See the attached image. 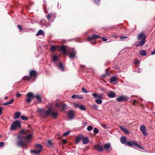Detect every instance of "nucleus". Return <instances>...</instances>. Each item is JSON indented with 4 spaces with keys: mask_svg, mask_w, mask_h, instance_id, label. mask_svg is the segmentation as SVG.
I'll list each match as a JSON object with an SVG mask.
<instances>
[{
    "mask_svg": "<svg viewBox=\"0 0 155 155\" xmlns=\"http://www.w3.org/2000/svg\"><path fill=\"white\" fill-rule=\"evenodd\" d=\"M58 67L61 71H64V67L63 66L62 62H60L59 64H58Z\"/></svg>",
    "mask_w": 155,
    "mask_h": 155,
    "instance_id": "obj_22",
    "label": "nucleus"
},
{
    "mask_svg": "<svg viewBox=\"0 0 155 155\" xmlns=\"http://www.w3.org/2000/svg\"><path fill=\"white\" fill-rule=\"evenodd\" d=\"M151 55H154L155 54V49L151 52Z\"/></svg>",
    "mask_w": 155,
    "mask_h": 155,
    "instance_id": "obj_51",
    "label": "nucleus"
},
{
    "mask_svg": "<svg viewBox=\"0 0 155 155\" xmlns=\"http://www.w3.org/2000/svg\"><path fill=\"white\" fill-rule=\"evenodd\" d=\"M120 141L122 143L125 144L126 143L129 146L135 148L136 147H137L139 148L143 149L142 147L135 142L132 141L130 142H126V137L124 136L120 138Z\"/></svg>",
    "mask_w": 155,
    "mask_h": 155,
    "instance_id": "obj_3",
    "label": "nucleus"
},
{
    "mask_svg": "<svg viewBox=\"0 0 155 155\" xmlns=\"http://www.w3.org/2000/svg\"><path fill=\"white\" fill-rule=\"evenodd\" d=\"M77 97L78 98H79V99H82L83 98L82 97H79L78 96V97Z\"/></svg>",
    "mask_w": 155,
    "mask_h": 155,
    "instance_id": "obj_59",
    "label": "nucleus"
},
{
    "mask_svg": "<svg viewBox=\"0 0 155 155\" xmlns=\"http://www.w3.org/2000/svg\"><path fill=\"white\" fill-rule=\"evenodd\" d=\"M82 140L83 143L84 144H87L89 141V138L87 137H83Z\"/></svg>",
    "mask_w": 155,
    "mask_h": 155,
    "instance_id": "obj_18",
    "label": "nucleus"
},
{
    "mask_svg": "<svg viewBox=\"0 0 155 155\" xmlns=\"http://www.w3.org/2000/svg\"><path fill=\"white\" fill-rule=\"evenodd\" d=\"M5 99H8V97H5Z\"/></svg>",
    "mask_w": 155,
    "mask_h": 155,
    "instance_id": "obj_61",
    "label": "nucleus"
},
{
    "mask_svg": "<svg viewBox=\"0 0 155 155\" xmlns=\"http://www.w3.org/2000/svg\"><path fill=\"white\" fill-rule=\"evenodd\" d=\"M93 129V127L91 125L88 126L87 127V130L88 131L91 130Z\"/></svg>",
    "mask_w": 155,
    "mask_h": 155,
    "instance_id": "obj_34",
    "label": "nucleus"
},
{
    "mask_svg": "<svg viewBox=\"0 0 155 155\" xmlns=\"http://www.w3.org/2000/svg\"><path fill=\"white\" fill-rule=\"evenodd\" d=\"M31 131L29 130H21L19 132L17 138V145L19 147L26 148L25 143H29L33 137V134L30 133Z\"/></svg>",
    "mask_w": 155,
    "mask_h": 155,
    "instance_id": "obj_1",
    "label": "nucleus"
},
{
    "mask_svg": "<svg viewBox=\"0 0 155 155\" xmlns=\"http://www.w3.org/2000/svg\"><path fill=\"white\" fill-rule=\"evenodd\" d=\"M142 71V69H139L137 71L138 73L140 72V71Z\"/></svg>",
    "mask_w": 155,
    "mask_h": 155,
    "instance_id": "obj_56",
    "label": "nucleus"
},
{
    "mask_svg": "<svg viewBox=\"0 0 155 155\" xmlns=\"http://www.w3.org/2000/svg\"><path fill=\"white\" fill-rule=\"evenodd\" d=\"M134 63L135 64H139V61H134Z\"/></svg>",
    "mask_w": 155,
    "mask_h": 155,
    "instance_id": "obj_55",
    "label": "nucleus"
},
{
    "mask_svg": "<svg viewBox=\"0 0 155 155\" xmlns=\"http://www.w3.org/2000/svg\"><path fill=\"white\" fill-rule=\"evenodd\" d=\"M128 38V37L125 36H121L120 37V40H125Z\"/></svg>",
    "mask_w": 155,
    "mask_h": 155,
    "instance_id": "obj_41",
    "label": "nucleus"
},
{
    "mask_svg": "<svg viewBox=\"0 0 155 155\" xmlns=\"http://www.w3.org/2000/svg\"><path fill=\"white\" fill-rule=\"evenodd\" d=\"M81 68H84L85 67V66H81Z\"/></svg>",
    "mask_w": 155,
    "mask_h": 155,
    "instance_id": "obj_60",
    "label": "nucleus"
},
{
    "mask_svg": "<svg viewBox=\"0 0 155 155\" xmlns=\"http://www.w3.org/2000/svg\"><path fill=\"white\" fill-rule=\"evenodd\" d=\"M105 75H106L105 74L103 75H102V76H103V77H104V76H105Z\"/></svg>",
    "mask_w": 155,
    "mask_h": 155,
    "instance_id": "obj_62",
    "label": "nucleus"
},
{
    "mask_svg": "<svg viewBox=\"0 0 155 155\" xmlns=\"http://www.w3.org/2000/svg\"><path fill=\"white\" fill-rule=\"evenodd\" d=\"M59 49L62 51L64 54H67V50L69 53V58L71 59L75 57V55L76 53L74 48H67L65 46L63 45L60 47Z\"/></svg>",
    "mask_w": 155,
    "mask_h": 155,
    "instance_id": "obj_2",
    "label": "nucleus"
},
{
    "mask_svg": "<svg viewBox=\"0 0 155 155\" xmlns=\"http://www.w3.org/2000/svg\"><path fill=\"white\" fill-rule=\"evenodd\" d=\"M47 145L49 146H51L52 145V143L51 140H49L47 142Z\"/></svg>",
    "mask_w": 155,
    "mask_h": 155,
    "instance_id": "obj_42",
    "label": "nucleus"
},
{
    "mask_svg": "<svg viewBox=\"0 0 155 155\" xmlns=\"http://www.w3.org/2000/svg\"><path fill=\"white\" fill-rule=\"evenodd\" d=\"M82 91L84 92V93H88L89 91H87L86 89L84 87H83L82 88Z\"/></svg>",
    "mask_w": 155,
    "mask_h": 155,
    "instance_id": "obj_38",
    "label": "nucleus"
},
{
    "mask_svg": "<svg viewBox=\"0 0 155 155\" xmlns=\"http://www.w3.org/2000/svg\"><path fill=\"white\" fill-rule=\"evenodd\" d=\"M94 2L97 5H99L100 3V1L99 0H94Z\"/></svg>",
    "mask_w": 155,
    "mask_h": 155,
    "instance_id": "obj_37",
    "label": "nucleus"
},
{
    "mask_svg": "<svg viewBox=\"0 0 155 155\" xmlns=\"http://www.w3.org/2000/svg\"><path fill=\"white\" fill-rule=\"evenodd\" d=\"M101 39L102 41H107V38H105L104 37H101Z\"/></svg>",
    "mask_w": 155,
    "mask_h": 155,
    "instance_id": "obj_47",
    "label": "nucleus"
},
{
    "mask_svg": "<svg viewBox=\"0 0 155 155\" xmlns=\"http://www.w3.org/2000/svg\"><path fill=\"white\" fill-rule=\"evenodd\" d=\"M27 98L26 99V101L27 103H30L31 100V98L33 97L32 93L29 92L26 94Z\"/></svg>",
    "mask_w": 155,
    "mask_h": 155,
    "instance_id": "obj_8",
    "label": "nucleus"
},
{
    "mask_svg": "<svg viewBox=\"0 0 155 155\" xmlns=\"http://www.w3.org/2000/svg\"><path fill=\"white\" fill-rule=\"evenodd\" d=\"M52 60L54 62H56L58 60V57L56 55H54L52 56Z\"/></svg>",
    "mask_w": 155,
    "mask_h": 155,
    "instance_id": "obj_26",
    "label": "nucleus"
},
{
    "mask_svg": "<svg viewBox=\"0 0 155 155\" xmlns=\"http://www.w3.org/2000/svg\"><path fill=\"white\" fill-rule=\"evenodd\" d=\"M36 147L37 149L40 150L41 151L42 147V145L40 144H37L36 145Z\"/></svg>",
    "mask_w": 155,
    "mask_h": 155,
    "instance_id": "obj_32",
    "label": "nucleus"
},
{
    "mask_svg": "<svg viewBox=\"0 0 155 155\" xmlns=\"http://www.w3.org/2000/svg\"><path fill=\"white\" fill-rule=\"evenodd\" d=\"M21 118L22 120H27V119H28V118L26 117H25L24 115L21 116Z\"/></svg>",
    "mask_w": 155,
    "mask_h": 155,
    "instance_id": "obj_39",
    "label": "nucleus"
},
{
    "mask_svg": "<svg viewBox=\"0 0 155 155\" xmlns=\"http://www.w3.org/2000/svg\"><path fill=\"white\" fill-rule=\"evenodd\" d=\"M56 49L55 47L54 46H51V51H53L55 50Z\"/></svg>",
    "mask_w": 155,
    "mask_h": 155,
    "instance_id": "obj_44",
    "label": "nucleus"
},
{
    "mask_svg": "<svg viewBox=\"0 0 155 155\" xmlns=\"http://www.w3.org/2000/svg\"><path fill=\"white\" fill-rule=\"evenodd\" d=\"M55 106L58 108H59L60 107V106L58 103H56L55 104Z\"/></svg>",
    "mask_w": 155,
    "mask_h": 155,
    "instance_id": "obj_52",
    "label": "nucleus"
},
{
    "mask_svg": "<svg viewBox=\"0 0 155 155\" xmlns=\"http://www.w3.org/2000/svg\"><path fill=\"white\" fill-rule=\"evenodd\" d=\"M94 148L99 152H101L103 150V147L102 145L96 144L94 146Z\"/></svg>",
    "mask_w": 155,
    "mask_h": 155,
    "instance_id": "obj_13",
    "label": "nucleus"
},
{
    "mask_svg": "<svg viewBox=\"0 0 155 155\" xmlns=\"http://www.w3.org/2000/svg\"><path fill=\"white\" fill-rule=\"evenodd\" d=\"M110 83L114 84H116L118 83V81L117 78L115 76H114L111 77L110 79Z\"/></svg>",
    "mask_w": 155,
    "mask_h": 155,
    "instance_id": "obj_12",
    "label": "nucleus"
},
{
    "mask_svg": "<svg viewBox=\"0 0 155 155\" xmlns=\"http://www.w3.org/2000/svg\"><path fill=\"white\" fill-rule=\"evenodd\" d=\"M104 149L107 151H110L112 149V147H111L110 144L109 143L104 144Z\"/></svg>",
    "mask_w": 155,
    "mask_h": 155,
    "instance_id": "obj_16",
    "label": "nucleus"
},
{
    "mask_svg": "<svg viewBox=\"0 0 155 155\" xmlns=\"http://www.w3.org/2000/svg\"><path fill=\"white\" fill-rule=\"evenodd\" d=\"M33 97H35L39 102H41V99L39 95H38L35 96H33Z\"/></svg>",
    "mask_w": 155,
    "mask_h": 155,
    "instance_id": "obj_31",
    "label": "nucleus"
},
{
    "mask_svg": "<svg viewBox=\"0 0 155 155\" xmlns=\"http://www.w3.org/2000/svg\"><path fill=\"white\" fill-rule=\"evenodd\" d=\"M93 107L94 108L96 109L97 110V105H94Z\"/></svg>",
    "mask_w": 155,
    "mask_h": 155,
    "instance_id": "obj_54",
    "label": "nucleus"
},
{
    "mask_svg": "<svg viewBox=\"0 0 155 155\" xmlns=\"http://www.w3.org/2000/svg\"><path fill=\"white\" fill-rule=\"evenodd\" d=\"M4 145V143L3 142H0V147H2Z\"/></svg>",
    "mask_w": 155,
    "mask_h": 155,
    "instance_id": "obj_46",
    "label": "nucleus"
},
{
    "mask_svg": "<svg viewBox=\"0 0 155 155\" xmlns=\"http://www.w3.org/2000/svg\"><path fill=\"white\" fill-rule=\"evenodd\" d=\"M67 141L66 140L64 139L62 140V142L64 144H65L66 143Z\"/></svg>",
    "mask_w": 155,
    "mask_h": 155,
    "instance_id": "obj_50",
    "label": "nucleus"
},
{
    "mask_svg": "<svg viewBox=\"0 0 155 155\" xmlns=\"http://www.w3.org/2000/svg\"><path fill=\"white\" fill-rule=\"evenodd\" d=\"M119 128L126 134H130L129 132L126 129L124 128L122 126H120L119 127Z\"/></svg>",
    "mask_w": 155,
    "mask_h": 155,
    "instance_id": "obj_20",
    "label": "nucleus"
},
{
    "mask_svg": "<svg viewBox=\"0 0 155 155\" xmlns=\"http://www.w3.org/2000/svg\"><path fill=\"white\" fill-rule=\"evenodd\" d=\"M61 109L62 110H65L68 108L67 105L65 104H61Z\"/></svg>",
    "mask_w": 155,
    "mask_h": 155,
    "instance_id": "obj_24",
    "label": "nucleus"
},
{
    "mask_svg": "<svg viewBox=\"0 0 155 155\" xmlns=\"http://www.w3.org/2000/svg\"><path fill=\"white\" fill-rule=\"evenodd\" d=\"M44 111L42 109H39L38 110V112H40V114H42L43 116H45L43 114V112Z\"/></svg>",
    "mask_w": 155,
    "mask_h": 155,
    "instance_id": "obj_40",
    "label": "nucleus"
},
{
    "mask_svg": "<svg viewBox=\"0 0 155 155\" xmlns=\"http://www.w3.org/2000/svg\"><path fill=\"white\" fill-rule=\"evenodd\" d=\"M21 115V113L19 112H17L15 114L14 118L16 119L18 118Z\"/></svg>",
    "mask_w": 155,
    "mask_h": 155,
    "instance_id": "obj_28",
    "label": "nucleus"
},
{
    "mask_svg": "<svg viewBox=\"0 0 155 155\" xmlns=\"http://www.w3.org/2000/svg\"><path fill=\"white\" fill-rule=\"evenodd\" d=\"M68 115L69 119L71 120L73 119L74 117V111L71 110H69L68 113Z\"/></svg>",
    "mask_w": 155,
    "mask_h": 155,
    "instance_id": "obj_14",
    "label": "nucleus"
},
{
    "mask_svg": "<svg viewBox=\"0 0 155 155\" xmlns=\"http://www.w3.org/2000/svg\"><path fill=\"white\" fill-rule=\"evenodd\" d=\"M95 134H97L99 133V130L96 128H95L93 130Z\"/></svg>",
    "mask_w": 155,
    "mask_h": 155,
    "instance_id": "obj_36",
    "label": "nucleus"
},
{
    "mask_svg": "<svg viewBox=\"0 0 155 155\" xmlns=\"http://www.w3.org/2000/svg\"><path fill=\"white\" fill-rule=\"evenodd\" d=\"M82 137V136L81 135H79L76 138L75 142L76 143H78L79 141L81 140Z\"/></svg>",
    "mask_w": 155,
    "mask_h": 155,
    "instance_id": "obj_21",
    "label": "nucleus"
},
{
    "mask_svg": "<svg viewBox=\"0 0 155 155\" xmlns=\"http://www.w3.org/2000/svg\"><path fill=\"white\" fill-rule=\"evenodd\" d=\"M41 150H31V152L34 153V154H39L41 152Z\"/></svg>",
    "mask_w": 155,
    "mask_h": 155,
    "instance_id": "obj_27",
    "label": "nucleus"
},
{
    "mask_svg": "<svg viewBox=\"0 0 155 155\" xmlns=\"http://www.w3.org/2000/svg\"><path fill=\"white\" fill-rule=\"evenodd\" d=\"M21 94L20 93L17 94L16 95V97H19L20 96H21Z\"/></svg>",
    "mask_w": 155,
    "mask_h": 155,
    "instance_id": "obj_53",
    "label": "nucleus"
},
{
    "mask_svg": "<svg viewBox=\"0 0 155 155\" xmlns=\"http://www.w3.org/2000/svg\"><path fill=\"white\" fill-rule=\"evenodd\" d=\"M101 37L99 35H97L96 34H93L91 36H89L87 38V41H91L93 40L95 38H99Z\"/></svg>",
    "mask_w": 155,
    "mask_h": 155,
    "instance_id": "obj_11",
    "label": "nucleus"
},
{
    "mask_svg": "<svg viewBox=\"0 0 155 155\" xmlns=\"http://www.w3.org/2000/svg\"><path fill=\"white\" fill-rule=\"evenodd\" d=\"M30 76H28L25 77L28 78V79L26 80L28 81V80H29L31 79V77H32L33 76L36 77L37 75L36 72L35 71H31L30 72Z\"/></svg>",
    "mask_w": 155,
    "mask_h": 155,
    "instance_id": "obj_9",
    "label": "nucleus"
},
{
    "mask_svg": "<svg viewBox=\"0 0 155 155\" xmlns=\"http://www.w3.org/2000/svg\"><path fill=\"white\" fill-rule=\"evenodd\" d=\"M136 102V101L135 100H134L133 101V104L134 105L135 104Z\"/></svg>",
    "mask_w": 155,
    "mask_h": 155,
    "instance_id": "obj_57",
    "label": "nucleus"
},
{
    "mask_svg": "<svg viewBox=\"0 0 155 155\" xmlns=\"http://www.w3.org/2000/svg\"><path fill=\"white\" fill-rule=\"evenodd\" d=\"M146 37L143 32H142L138 35L137 39L140 41L139 44L136 45L137 47H142L145 43Z\"/></svg>",
    "mask_w": 155,
    "mask_h": 155,
    "instance_id": "obj_4",
    "label": "nucleus"
},
{
    "mask_svg": "<svg viewBox=\"0 0 155 155\" xmlns=\"http://www.w3.org/2000/svg\"><path fill=\"white\" fill-rule=\"evenodd\" d=\"M79 108L83 110H85L86 109L85 106L83 105H80L79 106Z\"/></svg>",
    "mask_w": 155,
    "mask_h": 155,
    "instance_id": "obj_30",
    "label": "nucleus"
},
{
    "mask_svg": "<svg viewBox=\"0 0 155 155\" xmlns=\"http://www.w3.org/2000/svg\"><path fill=\"white\" fill-rule=\"evenodd\" d=\"M44 32H43V31L42 30H39L37 34H36V35H44Z\"/></svg>",
    "mask_w": 155,
    "mask_h": 155,
    "instance_id": "obj_29",
    "label": "nucleus"
},
{
    "mask_svg": "<svg viewBox=\"0 0 155 155\" xmlns=\"http://www.w3.org/2000/svg\"><path fill=\"white\" fill-rule=\"evenodd\" d=\"M115 68L117 69H118L119 68L118 66H116L115 67Z\"/></svg>",
    "mask_w": 155,
    "mask_h": 155,
    "instance_id": "obj_58",
    "label": "nucleus"
},
{
    "mask_svg": "<svg viewBox=\"0 0 155 155\" xmlns=\"http://www.w3.org/2000/svg\"><path fill=\"white\" fill-rule=\"evenodd\" d=\"M116 100L119 102H122L128 100L127 97L125 96H120L116 98Z\"/></svg>",
    "mask_w": 155,
    "mask_h": 155,
    "instance_id": "obj_10",
    "label": "nucleus"
},
{
    "mask_svg": "<svg viewBox=\"0 0 155 155\" xmlns=\"http://www.w3.org/2000/svg\"><path fill=\"white\" fill-rule=\"evenodd\" d=\"M2 107H0V115L2 114Z\"/></svg>",
    "mask_w": 155,
    "mask_h": 155,
    "instance_id": "obj_49",
    "label": "nucleus"
},
{
    "mask_svg": "<svg viewBox=\"0 0 155 155\" xmlns=\"http://www.w3.org/2000/svg\"><path fill=\"white\" fill-rule=\"evenodd\" d=\"M45 116H49L51 115L53 118H56L58 115V113L55 111H53V109L50 108L46 111L43 112Z\"/></svg>",
    "mask_w": 155,
    "mask_h": 155,
    "instance_id": "obj_6",
    "label": "nucleus"
},
{
    "mask_svg": "<svg viewBox=\"0 0 155 155\" xmlns=\"http://www.w3.org/2000/svg\"><path fill=\"white\" fill-rule=\"evenodd\" d=\"M101 125L102 127H103V128H104V129L107 128L109 127L107 125H106L105 124H101Z\"/></svg>",
    "mask_w": 155,
    "mask_h": 155,
    "instance_id": "obj_33",
    "label": "nucleus"
},
{
    "mask_svg": "<svg viewBox=\"0 0 155 155\" xmlns=\"http://www.w3.org/2000/svg\"><path fill=\"white\" fill-rule=\"evenodd\" d=\"M55 15V14H54L50 13L46 15V17L48 19L50 20L51 17H52L53 16L54 17Z\"/></svg>",
    "mask_w": 155,
    "mask_h": 155,
    "instance_id": "obj_19",
    "label": "nucleus"
},
{
    "mask_svg": "<svg viewBox=\"0 0 155 155\" xmlns=\"http://www.w3.org/2000/svg\"><path fill=\"white\" fill-rule=\"evenodd\" d=\"M140 130L142 132V133L144 135H147V133L146 131V127L144 125H141L140 126Z\"/></svg>",
    "mask_w": 155,
    "mask_h": 155,
    "instance_id": "obj_15",
    "label": "nucleus"
},
{
    "mask_svg": "<svg viewBox=\"0 0 155 155\" xmlns=\"http://www.w3.org/2000/svg\"><path fill=\"white\" fill-rule=\"evenodd\" d=\"M14 101V99H12L10 101L4 103L3 104V105H7L8 104H12L13 103Z\"/></svg>",
    "mask_w": 155,
    "mask_h": 155,
    "instance_id": "obj_25",
    "label": "nucleus"
},
{
    "mask_svg": "<svg viewBox=\"0 0 155 155\" xmlns=\"http://www.w3.org/2000/svg\"><path fill=\"white\" fill-rule=\"evenodd\" d=\"M21 127V123L18 120L14 121L11 125L10 129L11 130H15L17 128H20Z\"/></svg>",
    "mask_w": 155,
    "mask_h": 155,
    "instance_id": "obj_7",
    "label": "nucleus"
},
{
    "mask_svg": "<svg viewBox=\"0 0 155 155\" xmlns=\"http://www.w3.org/2000/svg\"><path fill=\"white\" fill-rule=\"evenodd\" d=\"M79 106L80 105L79 104H77L76 103H74V106L76 108H79Z\"/></svg>",
    "mask_w": 155,
    "mask_h": 155,
    "instance_id": "obj_43",
    "label": "nucleus"
},
{
    "mask_svg": "<svg viewBox=\"0 0 155 155\" xmlns=\"http://www.w3.org/2000/svg\"><path fill=\"white\" fill-rule=\"evenodd\" d=\"M92 96L95 98H98V99H96L95 102L96 103L98 104H101L102 102V101L101 100L103 98V95L104 94H98L96 93H94L92 94Z\"/></svg>",
    "mask_w": 155,
    "mask_h": 155,
    "instance_id": "obj_5",
    "label": "nucleus"
},
{
    "mask_svg": "<svg viewBox=\"0 0 155 155\" xmlns=\"http://www.w3.org/2000/svg\"><path fill=\"white\" fill-rule=\"evenodd\" d=\"M18 27L21 31H22V27L20 25H18Z\"/></svg>",
    "mask_w": 155,
    "mask_h": 155,
    "instance_id": "obj_45",
    "label": "nucleus"
},
{
    "mask_svg": "<svg viewBox=\"0 0 155 155\" xmlns=\"http://www.w3.org/2000/svg\"><path fill=\"white\" fill-rule=\"evenodd\" d=\"M23 79H24V80H26L25 78H23Z\"/></svg>",
    "mask_w": 155,
    "mask_h": 155,
    "instance_id": "obj_63",
    "label": "nucleus"
},
{
    "mask_svg": "<svg viewBox=\"0 0 155 155\" xmlns=\"http://www.w3.org/2000/svg\"><path fill=\"white\" fill-rule=\"evenodd\" d=\"M78 97V95H72L71 98H74L76 97Z\"/></svg>",
    "mask_w": 155,
    "mask_h": 155,
    "instance_id": "obj_48",
    "label": "nucleus"
},
{
    "mask_svg": "<svg viewBox=\"0 0 155 155\" xmlns=\"http://www.w3.org/2000/svg\"><path fill=\"white\" fill-rule=\"evenodd\" d=\"M70 134V131H67L63 134V136L64 137H66Z\"/></svg>",
    "mask_w": 155,
    "mask_h": 155,
    "instance_id": "obj_35",
    "label": "nucleus"
},
{
    "mask_svg": "<svg viewBox=\"0 0 155 155\" xmlns=\"http://www.w3.org/2000/svg\"><path fill=\"white\" fill-rule=\"evenodd\" d=\"M139 54L140 55L145 56L147 54V52L144 50H141L139 52Z\"/></svg>",
    "mask_w": 155,
    "mask_h": 155,
    "instance_id": "obj_23",
    "label": "nucleus"
},
{
    "mask_svg": "<svg viewBox=\"0 0 155 155\" xmlns=\"http://www.w3.org/2000/svg\"><path fill=\"white\" fill-rule=\"evenodd\" d=\"M107 96L110 98L114 97L116 95V94L114 92L111 91L107 93Z\"/></svg>",
    "mask_w": 155,
    "mask_h": 155,
    "instance_id": "obj_17",
    "label": "nucleus"
}]
</instances>
